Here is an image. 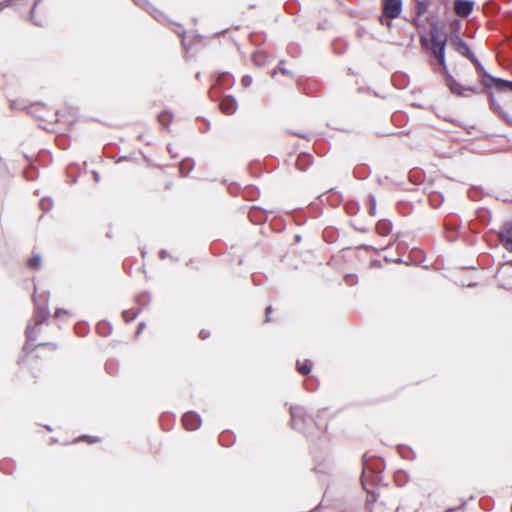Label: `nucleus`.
Listing matches in <instances>:
<instances>
[{
  "mask_svg": "<svg viewBox=\"0 0 512 512\" xmlns=\"http://www.w3.org/2000/svg\"><path fill=\"white\" fill-rule=\"evenodd\" d=\"M49 292L41 294H34V312L32 319L28 322L25 330L26 342L23 346V351L26 354L32 353L37 347L32 346L30 342L34 341L37 337L36 327L47 322L50 316L48 306Z\"/></svg>",
  "mask_w": 512,
  "mask_h": 512,
  "instance_id": "f257e3e1",
  "label": "nucleus"
},
{
  "mask_svg": "<svg viewBox=\"0 0 512 512\" xmlns=\"http://www.w3.org/2000/svg\"><path fill=\"white\" fill-rule=\"evenodd\" d=\"M325 412L326 409L319 410L316 418H314L306 413L304 407L297 405L291 406V427L308 436L313 433V427L317 428L318 430L322 428L320 419Z\"/></svg>",
  "mask_w": 512,
  "mask_h": 512,
  "instance_id": "f03ea898",
  "label": "nucleus"
},
{
  "mask_svg": "<svg viewBox=\"0 0 512 512\" xmlns=\"http://www.w3.org/2000/svg\"><path fill=\"white\" fill-rule=\"evenodd\" d=\"M429 35L431 39L430 46H428V40L425 36L420 37V43L423 47L429 48L432 51L439 64L443 67L444 71L447 72V64L445 58L447 43L446 33L442 28L438 26L437 22H433L430 25Z\"/></svg>",
  "mask_w": 512,
  "mask_h": 512,
  "instance_id": "7ed1b4c3",
  "label": "nucleus"
},
{
  "mask_svg": "<svg viewBox=\"0 0 512 512\" xmlns=\"http://www.w3.org/2000/svg\"><path fill=\"white\" fill-rule=\"evenodd\" d=\"M384 469V464L380 460L370 461L364 456L363 458V471L361 476V483L363 489L370 493L369 485L380 479V474Z\"/></svg>",
  "mask_w": 512,
  "mask_h": 512,
  "instance_id": "20e7f679",
  "label": "nucleus"
},
{
  "mask_svg": "<svg viewBox=\"0 0 512 512\" xmlns=\"http://www.w3.org/2000/svg\"><path fill=\"white\" fill-rule=\"evenodd\" d=\"M444 228L447 234V239L450 242H454L458 238L461 229V222L456 217H448L444 221Z\"/></svg>",
  "mask_w": 512,
  "mask_h": 512,
  "instance_id": "39448f33",
  "label": "nucleus"
},
{
  "mask_svg": "<svg viewBox=\"0 0 512 512\" xmlns=\"http://www.w3.org/2000/svg\"><path fill=\"white\" fill-rule=\"evenodd\" d=\"M500 243L508 251L512 252V220L505 222L498 234Z\"/></svg>",
  "mask_w": 512,
  "mask_h": 512,
  "instance_id": "423d86ee",
  "label": "nucleus"
},
{
  "mask_svg": "<svg viewBox=\"0 0 512 512\" xmlns=\"http://www.w3.org/2000/svg\"><path fill=\"white\" fill-rule=\"evenodd\" d=\"M402 12V0H383V14L389 19L397 18Z\"/></svg>",
  "mask_w": 512,
  "mask_h": 512,
  "instance_id": "0eeeda50",
  "label": "nucleus"
},
{
  "mask_svg": "<svg viewBox=\"0 0 512 512\" xmlns=\"http://www.w3.org/2000/svg\"><path fill=\"white\" fill-rule=\"evenodd\" d=\"M445 84L452 94L460 97H468L465 86L458 82L448 71L445 72Z\"/></svg>",
  "mask_w": 512,
  "mask_h": 512,
  "instance_id": "6e6552de",
  "label": "nucleus"
},
{
  "mask_svg": "<svg viewBox=\"0 0 512 512\" xmlns=\"http://www.w3.org/2000/svg\"><path fill=\"white\" fill-rule=\"evenodd\" d=\"M451 44L453 45V48L456 52L466 57L467 59H470L475 55L470 50L469 45L457 34L451 38Z\"/></svg>",
  "mask_w": 512,
  "mask_h": 512,
  "instance_id": "1a4fd4ad",
  "label": "nucleus"
},
{
  "mask_svg": "<svg viewBox=\"0 0 512 512\" xmlns=\"http://www.w3.org/2000/svg\"><path fill=\"white\" fill-rule=\"evenodd\" d=\"M182 423L185 429L193 431L200 427L202 419L198 413L188 411L183 415Z\"/></svg>",
  "mask_w": 512,
  "mask_h": 512,
  "instance_id": "9d476101",
  "label": "nucleus"
},
{
  "mask_svg": "<svg viewBox=\"0 0 512 512\" xmlns=\"http://www.w3.org/2000/svg\"><path fill=\"white\" fill-rule=\"evenodd\" d=\"M481 84L488 89L494 88L498 92L501 89V82H503V78H498L491 75L488 71H484L479 75Z\"/></svg>",
  "mask_w": 512,
  "mask_h": 512,
  "instance_id": "9b49d317",
  "label": "nucleus"
},
{
  "mask_svg": "<svg viewBox=\"0 0 512 512\" xmlns=\"http://www.w3.org/2000/svg\"><path fill=\"white\" fill-rule=\"evenodd\" d=\"M481 84L488 89L494 88L498 92L501 89V82H503V78H498L491 75L488 71H484L479 75Z\"/></svg>",
  "mask_w": 512,
  "mask_h": 512,
  "instance_id": "f8f14e48",
  "label": "nucleus"
},
{
  "mask_svg": "<svg viewBox=\"0 0 512 512\" xmlns=\"http://www.w3.org/2000/svg\"><path fill=\"white\" fill-rule=\"evenodd\" d=\"M487 94L489 97L491 110L512 127V117H510L509 114L501 107V105L496 102L493 92L488 91Z\"/></svg>",
  "mask_w": 512,
  "mask_h": 512,
  "instance_id": "ddd939ff",
  "label": "nucleus"
},
{
  "mask_svg": "<svg viewBox=\"0 0 512 512\" xmlns=\"http://www.w3.org/2000/svg\"><path fill=\"white\" fill-rule=\"evenodd\" d=\"M487 94L489 97L491 110L512 127V117H510L509 114L501 107V105L496 102L493 92L488 91Z\"/></svg>",
  "mask_w": 512,
  "mask_h": 512,
  "instance_id": "4468645a",
  "label": "nucleus"
},
{
  "mask_svg": "<svg viewBox=\"0 0 512 512\" xmlns=\"http://www.w3.org/2000/svg\"><path fill=\"white\" fill-rule=\"evenodd\" d=\"M487 94L489 97L491 110L512 127V117H510L509 114L501 107V105L496 102L493 92L488 91Z\"/></svg>",
  "mask_w": 512,
  "mask_h": 512,
  "instance_id": "2eb2a0df",
  "label": "nucleus"
},
{
  "mask_svg": "<svg viewBox=\"0 0 512 512\" xmlns=\"http://www.w3.org/2000/svg\"><path fill=\"white\" fill-rule=\"evenodd\" d=\"M474 8V2L472 0H455L454 10L455 13L460 17H468Z\"/></svg>",
  "mask_w": 512,
  "mask_h": 512,
  "instance_id": "dca6fc26",
  "label": "nucleus"
},
{
  "mask_svg": "<svg viewBox=\"0 0 512 512\" xmlns=\"http://www.w3.org/2000/svg\"><path fill=\"white\" fill-rule=\"evenodd\" d=\"M27 113L39 120L46 121L47 120V109L44 104L34 103L26 108Z\"/></svg>",
  "mask_w": 512,
  "mask_h": 512,
  "instance_id": "f3484780",
  "label": "nucleus"
},
{
  "mask_svg": "<svg viewBox=\"0 0 512 512\" xmlns=\"http://www.w3.org/2000/svg\"><path fill=\"white\" fill-rule=\"evenodd\" d=\"M219 106L221 111L227 115L234 114L238 108L236 99L231 95L224 96Z\"/></svg>",
  "mask_w": 512,
  "mask_h": 512,
  "instance_id": "a211bd4d",
  "label": "nucleus"
},
{
  "mask_svg": "<svg viewBox=\"0 0 512 512\" xmlns=\"http://www.w3.org/2000/svg\"><path fill=\"white\" fill-rule=\"evenodd\" d=\"M134 2L136 5L147 10L157 21H163V13L159 11L157 8H155L153 5H151L148 0H134Z\"/></svg>",
  "mask_w": 512,
  "mask_h": 512,
  "instance_id": "6ab92c4d",
  "label": "nucleus"
},
{
  "mask_svg": "<svg viewBox=\"0 0 512 512\" xmlns=\"http://www.w3.org/2000/svg\"><path fill=\"white\" fill-rule=\"evenodd\" d=\"M313 163V156L309 153H301L298 155L295 166L299 171H306Z\"/></svg>",
  "mask_w": 512,
  "mask_h": 512,
  "instance_id": "aec40b11",
  "label": "nucleus"
},
{
  "mask_svg": "<svg viewBox=\"0 0 512 512\" xmlns=\"http://www.w3.org/2000/svg\"><path fill=\"white\" fill-rule=\"evenodd\" d=\"M392 230V223L387 219H382L376 224V231L381 236L388 235Z\"/></svg>",
  "mask_w": 512,
  "mask_h": 512,
  "instance_id": "412c9836",
  "label": "nucleus"
},
{
  "mask_svg": "<svg viewBox=\"0 0 512 512\" xmlns=\"http://www.w3.org/2000/svg\"><path fill=\"white\" fill-rule=\"evenodd\" d=\"M194 166L195 163L192 158H185L179 165V171L182 176H187L194 169Z\"/></svg>",
  "mask_w": 512,
  "mask_h": 512,
  "instance_id": "4be33fe9",
  "label": "nucleus"
},
{
  "mask_svg": "<svg viewBox=\"0 0 512 512\" xmlns=\"http://www.w3.org/2000/svg\"><path fill=\"white\" fill-rule=\"evenodd\" d=\"M96 330L100 336L106 337L111 334L112 325L109 322L102 320L97 323Z\"/></svg>",
  "mask_w": 512,
  "mask_h": 512,
  "instance_id": "5701e85b",
  "label": "nucleus"
},
{
  "mask_svg": "<svg viewBox=\"0 0 512 512\" xmlns=\"http://www.w3.org/2000/svg\"><path fill=\"white\" fill-rule=\"evenodd\" d=\"M252 62L256 66H264L267 63L268 56L264 51L258 50L252 54Z\"/></svg>",
  "mask_w": 512,
  "mask_h": 512,
  "instance_id": "b1692460",
  "label": "nucleus"
},
{
  "mask_svg": "<svg viewBox=\"0 0 512 512\" xmlns=\"http://www.w3.org/2000/svg\"><path fill=\"white\" fill-rule=\"evenodd\" d=\"M235 441L234 435L229 431H224L219 436V442L224 447H230Z\"/></svg>",
  "mask_w": 512,
  "mask_h": 512,
  "instance_id": "393cba45",
  "label": "nucleus"
},
{
  "mask_svg": "<svg viewBox=\"0 0 512 512\" xmlns=\"http://www.w3.org/2000/svg\"><path fill=\"white\" fill-rule=\"evenodd\" d=\"M172 119L173 114L168 110H164L158 115V122L165 128L169 127Z\"/></svg>",
  "mask_w": 512,
  "mask_h": 512,
  "instance_id": "a878e982",
  "label": "nucleus"
},
{
  "mask_svg": "<svg viewBox=\"0 0 512 512\" xmlns=\"http://www.w3.org/2000/svg\"><path fill=\"white\" fill-rule=\"evenodd\" d=\"M444 201V197L439 192H434L429 195V202L433 208H438Z\"/></svg>",
  "mask_w": 512,
  "mask_h": 512,
  "instance_id": "bb28decb",
  "label": "nucleus"
},
{
  "mask_svg": "<svg viewBox=\"0 0 512 512\" xmlns=\"http://www.w3.org/2000/svg\"><path fill=\"white\" fill-rule=\"evenodd\" d=\"M27 266L31 269L39 270L41 268V256L34 253L33 256L27 261Z\"/></svg>",
  "mask_w": 512,
  "mask_h": 512,
  "instance_id": "cd10ccee",
  "label": "nucleus"
},
{
  "mask_svg": "<svg viewBox=\"0 0 512 512\" xmlns=\"http://www.w3.org/2000/svg\"><path fill=\"white\" fill-rule=\"evenodd\" d=\"M140 311H141V308H139L137 310H134V309L124 310L122 312L123 319L126 322H131V321H133L138 316Z\"/></svg>",
  "mask_w": 512,
  "mask_h": 512,
  "instance_id": "c85d7f7f",
  "label": "nucleus"
},
{
  "mask_svg": "<svg viewBox=\"0 0 512 512\" xmlns=\"http://www.w3.org/2000/svg\"><path fill=\"white\" fill-rule=\"evenodd\" d=\"M218 82L223 85H227L228 87L234 84V78L228 72L221 73L218 77Z\"/></svg>",
  "mask_w": 512,
  "mask_h": 512,
  "instance_id": "c756f323",
  "label": "nucleus"
},
{
  "mask_svg": "<svg viewBox=\"0 0 512 512\" xmlns=\"http://www.w3.org/2000/svg\"><path fill=\"white\" fill-rule=\"evenodd\" d=\"M398 450L401 454V456L405 459H413L415 458V454L413 452V450L409 447H406V446H403V445H399L398 446Z\"/></svg>",
  "mask_w": 512,
  "mask_h": 512,
  "instance_id": "7c9ffc66",
  "label": "nucleus"
},
{
  "mask_svg": "<svg viewBox=\"0 0 512 512\" xmlns=\"http://www.w3.org/2000/svg\"><path fill=\"white\" fill-rule=\"evenodd\" d=\"M427 9H428V5L424 1H421V0L416 1L415 11H416L417 16L424 15L427 12Z\"/></svg>",
  "mask_w": 512,
  "mask_h": 512,
  "instance_id": "2f4dec72",
  "label": "nucleus"
},
{
  "mask_svg": "<svg viewBox=\"0 0 512 512\" xmlns=\"http://www.w3.org/2000/svg\"><path fill=\"white\" fill-rule=\"evenodd\" d=\"M43 0H35L31 9H30V20L31 22L36 25V26H41L42 23L37 21L34 17V14H35V10H36V7L42 2Z\"/></svg>",
  "mask_w": 512,
  "mask_h": 512,
  "instance_id": "473e14b6",
  "label": "nucleus"
},
{
  "mask_svg": "<svg viewBox=\"0 0 512 512\" xmlns=\"http://www.w3.org/2000/svg\"><path fill=\"white\" fill-rule=\"evenodd\" d=\"M297 371L302 375L308 374L311 371L310 363L308 361H306L305 363H300L299 361H297Z\"/></svg>",
  "mask_w": 512,
  "mask_h": 512,
  "instance_id": "72a5a7b5",
  "label": "nucleus"
},
{
  "mask_svg": "<svg viewBox=\"0 0 512 512\" xmlns=\"http://www.w3.org/2000/svg\"><path fill=\"white\" fill-rule=\"evenodd\" d=\"M53 206V201L51 198L49 197H44L40 200V207L41 209L44 211V212H47L49 210H51Z\"/></svg>",
  "mask_w": 512,
  "mask_h": 512,
  "instance_id": "f704fd0d",
  "label": "nucleus"
},
{
  "mask_svg": "<svg viewBox=\"0 0 512 512\" xmlns=\"http://www.w3.org/2000/svg\"><path fill=\"white\" fill-rule=\"evenodd\" d=\"M25 178L29 181H33L37 178V169L34 166L28 167L24 171Z\"/></svg>",
  "mask_w": 512,
  "mask_h": 512,
  "instance_id": "c9c22d12",
  "label": "nucleus"
},
{
  "mask_svg": "<svg viewBox=\"0 0 512 512\" xmlns=\"http://www.w3.org/2000/svg\"><path fill=\"white\" fill-rule=\"evenodd\" d=\"M369 214L374 216L376 214V197L373 194L368 196Z\"/></svg>",
  "mask_w": 512,
  "mask_h": 512,
  "instance_id": "e433bc0d",
  "label": "nucleus"
},
{
  "mask_svg": "<svg viewBox=\"0 0 512 512\" xmlns=\"http://www.w3.org/2000/svg\"><path fill=\"white\" fill-rule=\"evenodd\" d=\"M473 65L475 66V69H476V72L478 75H480L481 73H483L486 69L484 68V66L482 65V63L479 61V59L476 57V55H474L473 57H471L469 59Z\"/></svg>",
  "mask_w": 512,
  "mask_h": 512,
  "instance_id": "4c0bfd02",
  "label": "nucleus"
},
{
  "mask_svg": "<svg viewBox=\"0 0 512 512\" xmlns=\"http://www.w3.org/2000/svg\"><path fill=\"white\" fill-rule=\"evenodd\" d=\"M149 301L150 296L148 293H142L136 297V302L142 307L146 306L149 303Z\"/></svg>",
  "mask_w": 512,
  "mask_h": 512,
  "instance_id": "58836bf2",
  "label": "nucleus"
},
{
  "mask_svg": "<svg viewBox=\"0 0 512 512\" xmlns=\"http://www.w3.org/2000/svg\"><path fill=\"white\" fill-rule=\"evenodd\" d=\"M344 279H345L346 284L349 286H353V285L357 284V282H358V277L355 274H347V275H345Z\"/></svg>",
  "mask_w": 512,
  "mask_h": 512,
  "instance_id": "ea45409f",
  "label": "nucleus"
},
{
  "mask_svg": "<svg viewBox=\"0 0 512 512\" xmlns=\"http://www.w3.org/2000/svg\"><path fill=\"white\" fill-rule=\"evenodd\" d=\"M512 91V81L503 79L500 92Z\"/></svg>",
  "mask_w": 512,
  "mask_h": 512,
  "instance_id": "a19ab883",
  "label": "nucleus"
},
{
  "mask_svg": "<svg viewBox=\"0 0 512 512\" xmlns=\"http://www.w3.org/2000/svg\"><path fill=\"white\" fill-rule=\"evenodd\" d=\"M484 90L481 89L478 85L465 86V93L471 92L474 94L482 93Z\"/></svg>",
  "mask_w": 512,
  "mask_h": 512,
  "instance_id": "79ce46f5",
  "label": "nucleus"
},
{
  "mask_svg": "<svg viewBox=\"0 0 512 512\" xmlns=\"http://www.w3.org/2000/svg\"><path fill=\"white\" fill-rule=\"evenodd\" d=\"M252 82H253V79L250 75H244L241 79V84L245 88H248L249 86H251Z\"/></svg>",
  "mask_w": 512,
  "mask_h": 512,
  "instance_id": "37998d69",
  "label": "nucleus"
},
{
  "mask_svg": "<svg viewBox=\"0 0 512 512\" xmlns=\"http://www.w3.org/2000/svg\"><path fill=\"white\" fill-rule=\"evenodd\" d=\"M78 440H85L88 443H95L98 442L99 439L97 437L89 436V435H82L78 438Z\"/></svg>",
  "mask_w": 512,
  "mask_h": 512,
  "instance_id": "c03bdc74",
  "label": "nucleus"
},
{
  "mask_svg": "<svg viewBox=\"0 0 512 512\" xmlns=\"http://www.w3.org/2000/svg\"><path fill=\"white\" fill-rule=\"evenodd\" d=\"M105 368H106V371L109 373V374H114L115 372V363L113 361H108L106 364H105Z\"/></svg>",
  "mask_w": 512,
  "mask_h": 512,
  "instance_id": "a18cd8bd",
  "label": "nucleus"
},
{
  "mask_svg": "<svg viewBox=\"0 0 512 512\" xmlns=\"http://www.w3.org/2000/svg\"><path fill=\"white\" fill-rule=\"evenodd\" d=\"M10 107L12 110H22V109H25L26 110V106H20L18 105L17 101L16 100H12L10 102Z\"/></svg>",
  "mask_w": 512,
  "mask_h": 512,
  "instance_id": "49530a36",
  "label": "nucleus"
},
{
  "mask_svg": "<svg viewBox=\"0 0 512 512\" xmlns=\"http://www.w3.org/2000/svg\"><path fill=\"white\" fill-rule=\"evenodd\" d=\"M370 267L371 268H381L382 267V263H381L380 260L374 259V260L371 261Z\"/></svg>",
  "mask_w": 512,
  "mask_h": 512,
  "instance_id": "de8ad7c7",
  "label": "nucleus"
},
{
  "mask_svg": "<svg viewBox=\"0 0 512 512\" xmlns=\"http://www.w3.org/2000/svg\"><path fill=\"white\" fill-rule=\"evenodd\" d=\"M272 312V306H268L266 309H265V322H269L270 321V314Z\"/></svg>",
  "mask_w": 512,
  "mask_h": 512,
  "instance_id": "09e8293b",
  "label": "nucleus"
},
{
  "mask_svg": "<svg viewBox=\"0 0 512 512\" xmlns=\"http://www.w3.org/2000/svg\"><path fill=\"white\" fill-rule=\"evenodd\" d=\"M210 336V332L209 331H206V330H201L200 333H199V337L202 339V340H205L207 339L208 337Z\"/></svg>",
  "mask_w": 512,
  "mask_h": 512,
  "instance_id": "8fccbe9b",
  "label": "nucleus"
},
{
  "mask_svg": "<svg viewBox=\"0 0 512 512\" xmlns=\"http://www.w3.org/2000/svg\"><path fill=\"white\" fill-rule=\"evenodd\" d=\"M47 345H53V350L57 348V345L51 342H41L36 345V347H47Z\"/></svg>",
  "mask_w": 512,
  "mask_h": 512,
  "instance_id": "3c124183",
  "label": "nucleus"
},
{
  "mask_svg": "<svg viewBox=\"0 0 512 512\" xmlns=\"http://www.w3.org/2000/svg\"><path fill=\"white\" fill-rule=\"evenodd\" d=\"M62 314H67V311L65 309H62V308L56 309V311H55V317L56 318H59Z\"/></svg>",
  "mask_w": 512,
  "mask_h": 512,
  "instance_id": "603ef678",
  "label": "nucleus"
},
{
  "mask_svg": "<svg viewBox=\"0 0 512 512\" xmlns=\"http://www.w3.org/2000/svg\"><path fill=\"white\" fill-rule=\"evenodd\" d=\"M144 328H145V323L140 322L137 327L136 336H138L143 331Z\"/></svg>",
  "mask_w": 512,
  "mask_h": 512,
  "instance_id": "864d4df0",
  "label": "nucleus"
},
{
  "mask_svg": "<svg viewBox=\"0 0 512 512\" xmlns=\"http://www.w3.org/2000/svg\"><path fill=\"white\" fill-rule=\"evenodd\" d=\"M168 255H169V254H168V251H167V250H165V249H162V250H160V252H159V257H160V259H165Z\"/></svg>",
  "mask_w": 512,
  "mask_h": 512,
  "instance_id": "5fc2aeb1",
  "label": "nucleus"
},
{
  "mask_svg": "<svg viewBox=\"0 0 512 512\" xmlns=\"http://www.w3.org/2000/svg\"><path fill=\"white\" fill-rule=\"evenodd\" d=\"M13 0H7L5 3H0V11L3 10L4 7L8 6Z\"/></svg>",
  "mask_w": 512,
  "mask_h": 512,
  "instance_id": "6e6d98bb",
  "label": "nucleus"
},
{
  "mask_svg": "<svg viewBox=\"0 0 512 512\" xmlns=\"http://www.w3.org/2000/svg\"><path fill=\"white\" fill-rule=\"evenodd\" d=\"M279 70L284 75H291V72L288 69L284 68V67L280 68Z\"/></svg>",
  "mask_w": 512,
  "mask_h": 512,
  "instance_id": "4d7b16f0",
  "label": "nucleus"
},
{
  "mask_svg": "<svg viewBox=\"0 0 512 512\" xmlns=\"http://www.w3.org/2000/svg\"><path fill=\"white\" fill-rule=\"evenodd\" d=\"M93 178H94L95 182H99L100 174L96 171H93Z\"/></svg>",
  "mask_w": 512,
  "mask_h": 512,
  "instance_id": "13d9d810",
  "label": "nucleus"
},
{
  "mask_svg": "<svg viewBox=\"0 0 512 512\" xmlns=\"http://www.w3.org/2000/svg\"><path fill=\"white\" fill-rule=\"evenodd\" d=\"M167 150H168V151H169V153L172 155V157H175V156H176L175 154H173V149L171 148V145H170V144L167 146Z\"/></svg>",
  "mask_w": 512,
  "mask_h": 512,
  "instance_id": "bf43d9fd",
  "label": "nucleus"
},
{
  "mask_svg": "<svg viewBox=\"0 0 512 512\" xmlns=\"http://www.w3.org/2000/svg\"><path fill=\"white\" fill-rule=\"evenodd\" d=\"M177 33H178V35H180V36H184V34H185V30H184L182 27H180V30H178V31H177Z\"/></svg>",
  "mask_w": 512,
  "mask_h": 512,
  "instance_id": "052dcab7",
  "label": "nucleus"
},
{
  "mask_svg": "<svg viewBox=\"0 0 512 512\" xmlns=\"http://www.w3.org/2000/svg\"><path fill=\"white\" fill-rule=\"evenodd\" d=\"M357 210H358V207H353V208H349L348 212H349L350 214H353V213H355Z\"/></svg>",
  "mask_w": 512,
  "mask_h": 512,
  "instance_id": "680f3d73",
  "label": "nucleus"
},
{
  "mask_svg": "<svg viewBox=\"0 0 512 512\" xmlns=\"http://www.w3.org/2000/svg\"><path fill=\"white\" fill-rule=\"evenodd\" d=\"M295 136H298V137H301V138H306V135L305 134H302V133H293Z\"/></svg>",
  "mask_w": 512,
  "mask_h": 512,
  "instance_id": "e2e57ef3",
  "label": "nucleus"
},
{
  "mask_svg": "<svg viewBox=\"0 0 512 512\" xmlns=\"http://www.w3.org/2000/svg\"><path fill=\"white\" fill-rule=\"evenodd\" d=\"M469 134H472V130H475L474 126H470L469 129H466Z\"/></svg>",
  "mask_w": 512,
  "mask_h": 512,
  "instance_id": "0e129e2a",
  "label": "nucleus"
},
{
  "mask_svg": "<svg viewBox=\"0 0 512 512\" xmlns=\"http://www.w3.org/2000/svg\"><path fill=\"white\" fill-rule=\"evenodd\" d=\"M77 333H78L79 335L83 336V335H85L86 330H85V328H84V329H81V332H79V331H78Z\"/></svg>",
  "mask_w": 512,
  "mask_h": 512,
  "instance_id": "69168bd1",
  "label": "nucleus"
},
{
  "mask_svg": "<svg viewBox=\"0 0 512 512\" xmlns=\"http://www.w3.org/2000/svg\"><path fill=\"white\" fill-rule=\"evenodd\" d=\"M77 333H78L79 335L83 336V335H85L86 330H85V328H84V329H81V332H79V331H78Z\"/></svg>",
  "mask_w": 512,
  "mask_h": 512,
  "instance_id": "338daca9",
  "label": "nucleus"
},
{
  "mask_svg": "<svg viewBox=\"0 0 512 512\" xmlns=\"http://www.w3.org/2000/svg\"><path fill=\"white\" fill-rule=\"evenodd\" d=\"M295 240H296V242H299L301 240V236L300 235H296L295 236Z\"/></svg>",
  "mask_w": 512,
  "mask_h": 512,
  "instance_id": "774afa93",
  "label": "nucleus"
}]
</instances>
